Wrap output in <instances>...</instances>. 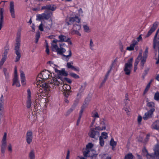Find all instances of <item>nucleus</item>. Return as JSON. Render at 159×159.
Instances as JSON below:
<instances>
[{
  "instance_id": "1",
  "label": "nucleus",
  "mask_w": 159,
  "mask_h": 159,
  "mask_svg": "<svg viewBox=\"0 0 159 159\" xmlns=\"http://www.w3.org/2000/svg\"><path fill=\"white\" fill-rule=\"evenodd\" d=\"M52 77V73L48 70H45L39 74L37 78V84L39 87H42L44 91L50 90L51 86L49 84H47L43 81Z\"/></svg>"
},
{
  "instance_id": "2",
  "label": "nucleus",
  "mask_w": 159,
  "mask_h": 159,
  "mask_svg": "<svg viewBox=\"0 0 159 159\" xmlns=\"http://www.w3.org/2000/svg\"><path fill=\"white\" fill-rule=\"evenodd\" d=\"M148 48L147 47H146L143 56H142V51H141L140 52L138 56L136 59L134 63V72H136L137 69V65L139 61H140V64L141 66L142 67H143L145 63L146 59L147 57L148 54Z\"/></svg>"
},
{
  "instance_id": "3",
  "label": "nucleus",
  "mask_w": 159,
  "mask_h": 159,
  "mask_svg": "<svg viewBox=\"0 0 159 159\" xmlns=\"http://www.w3.org/2000/svg\"><path fill=\"white\" fill-rule=\"evenodd\" d=\"M98 126L95 127L96 130L102 131L108 130L109 129L108 124L107 121L104 119H100Z\"/></svg>"
},
{
  "instance_id": "4",
  "label": "nucleus",
  "mask_w": 159,
  "mask_h": 159,
  "mask_svg": "<svg viewBox=\"0 0 159 159\" xmlns=\"http://www.w3.org/2000/svg\"><path fill=\"white\" fill-rule=\"evenodd\" d=\"M133 58H131L128 60L127 62L125 64L124 71L125 75H129L132 67Z\"/></svg>"
},
{
  "instance_id": "5",
  "label": "nucleus",
  "mask_w": 159,
  "mask_h": 159,
  "mask_svg": "<svg viewBox=\"0 0 159 159\" xmlns=\"http://www.w3.org/2000/svg\"><path fill=\"white\" fill-rule=\"evenodd\" d=\"M93 146V144L91 143H89L86 145V148L83 152L84 157H92L94 155V151L91 149Z\"/></svg>"
},
{
  "instance_id": "6",
  "label": "nucleus",
  "mask_w": 159,
  "mask_h": 159,
  "mask_svg": "<svg viewBox=\"0 0 159 159\" xmlns=\"http://www.w3.org/2000/svg\"><path fill=\"white\" fill-rule=\"evenodd\" d=\"M52 16V13L49 11H45L44 13L41 14H37L36 16V20L40 21L42 20H48Z\"/></svg>"
},
{
  "instance_id": "7",
  "label": "nucleus",
  "mask_w": 159,
  "mask_h": 159,
  "mask_svg": "<svg viewBox=\"0 0 159 159\" xmlns=\"http://www.w3.org/2000/svg\"><path fill=\"white\" fill-rule=\"evenodd\" d=\"M63 83V80L59 77L58 76V77L53 78L51 82L49 84V85L51 86L50 88V90L45 91L46 92L51 91V88L53 87L54 85H59Z\"/></svg>"
},
{
  "instance_id": "8",
  "label": "nucleus",
  "mask_w": 159,
  "mask_h": 159,
  "mask_svg": "<svg viewBox=\"0 0 159 159\" xmlns=\"http://www.w3.org/2000/svg\"><path fill=\"white\" fill-rule=\"evenodd\" d=\"M9 12L12 18L15 19L16 17L15 6L13 2L11 1L10 3L9 7Z\"/></svg>"
},
{
  "instance_id": "9",
  "label": "nucleus",
  "mask_w": 159,
  "mask_h": 159,
  "mask_svg": "<svg viewBox=\"0 0 159 159\" xmlns=\"http://www.w3.org/2000/svg\"><path fill=\"white\" fill-rule=\"evenodd\" d=\"M153 44V48L157 51V47H159V29L157 31L154 37Z\"/></svg>"
},
{
  "instance_id": "10",
  "label": "nucleus",
  "mask_w": 159,
  "mask_h": 159,
  "mask_svg": "<svg viewBox=\"0 0 159 159\" xmlns=\"http://www.w3.org/2000/svg\"><path fill=\"white\" fill-rule=\"evenodd\" d=\"M58 42H67L69 44L72 45V43L70 40V38L66 36L61 34L58 36Z\"/></svg>"
},
{
  "instance_id": "11",
  "label": "nucleus",
  "mask_w": 159,
  "mask_h": 159,
  "mask_svg": "<svg viewBox=\"0 0 159 159\" xmlns=\"http://www.w3.org/2000/svg\"><path fill=\"white\" fill-rule=\"evenodd\" d=\"M7 133H5L2 140L1 145V152L2 153H4L5 152L7 145Z\"/></svg>"
},
{
  "instance_id": "12",
  "label": "nucleus",
  "mask_w": 159,
  "mask_h": 159,
  "mask_svg": "<svg viewBox=\"0 0 159 159\" xmlns=\"http://www.w3.org/2000/svg\"><path fill=\"white\" fill-rule=\"evenodd\" d=\"M81 26L80 25L77 24H74L71 32V34H76L81 36V34L79 32V30L81 29Z\"/></svg>"
},
{
  "instance_id": "13",
  "label": "nucleus",
  "mask_w": 159,
  "mask_h": 159,
  "mask_svg": "<svg viewBox=\"0 0 159 159\" xmlns=\"http://www.w3.org/2000/svg\"><path fill=\"white\" fill-rule=\"evenodd\" d=\"M155 109L152 108L147 112L145 113L143 118L145 120H147L151 118L153 116V112L155 111Z\"/></svg>"
},
{
  "instance_id": "14",
  "label": "nucleus",
  "mask_w": 159,
  "mask_h": 159,
  "mask_svg": "<svg viewBox=\"0 0 159 159\" xmlns=\"http://www.w3.org/2000/svg\"><path fill=\"white\" fill-rule=\"evenodd\" d=\"M158 22L157 21L155 22L152 26L150 29L148 31L147 34L146 35V37H148L150 36L152 33L154 31L157 27Z\"/></svg>"
},
{
  "instance_id": "15",
  "label": "nucleus",
  "mask_w": 159,
  "mask_h": 159,
  "mask_svg": "<svg viewBox=\"0 0 159 159\" xmlns=\"http://www.w3.org/2000/svg\"><path fill=\"white\" fill-rule=\"evenodd\" d=\"M33 139V133L31 130L28 131L26 136V140L28 144H30L32 142Z\"/></svg>"
},
{
  "instance_id": "16",
  "label": "nucleus",
  "mask_w": 159,
  "mask_h": 159,
  "mask_svg": "<svg viewBox=\"0 0 159 159\" xmlns=\"http://www.w3.org/2000/svg\"><path fill=\"white\" fill-rule=\"evenodd\" d=\"M95 129L92 128L89 130L88 135L91 138H95L97 135H98L99 133L95 130Z\"/></svg>"
},
{
  "instance_id": "17",
  "label": "nucleus",
  "mask_w": 159,
  "mask_h": 159,
  "mask_svg": "<svg viewBox=\"0 0 159 159\" xmlns=\"http://www.w3.org/2000/svg\"><path fill=\"white\" fill-rule=\"evenodd\" d=\"M80 19L78 16H75L74 17H71L70 18L69 21L67 22L68 25H70L74 22L79 23Z\"/></svg>"
},
{
  "instance_id": "18",
  "label": "nucleus",
  "mask_w": 159,
  "mask_h": 159,
  "mask_svg": "<svg viewBox=\"0 0 159 159\" xmlns=\"http://www.w3.org/2000/svg\"><path fill=\"white\" fill-rule=\"evenodd\" d=\"M58 42V40L55 39L52 40V43H51L52 50L54 51H56L57 52V50L59 48V47L57 44Z\"/></svg>"
},
{
  "instance_id": "19",
  "label": "nucleus",
  "mask_w": 159,
  "mask_h": 159,
  "mask_svg": "<svg viewBox=\"0 0 159 159\" xmlns=\"http://www.w3.org/2000/svg\"><path fill=\"white\" fill-rule=\"evenodd\" d=\"M3 72L5 76V79L7 82H9L10 81V75L7 69L6 68L3 69Z\"/></svg>"
},
{
  "instance_id": "20",
  "label": "nucleus",
  "mask_w": 159,
  "mask_h": 159,
  "mask_svg": "<svg viewBox=\"0 0 159 159\" xmlns=\"http://www.w3.org/2000/svg\"><path fill=\"white\" fill-rule=\"evenodd\" d=\"M56 9V6L53 5H47L42 7L41 10H48L52 11H55Z\"/></svg>"
},
{
  "instance_id": "21",
  "label": "nucleus",
  "mask_w": 159,
  "mask_h": 159,
  "mask_svg": "<svg viewBox=\"0 0 159 159\" xmlns=\"http://www.w3.org/2000/svg\"><path fill=\"white\" fill-rule=\"evenodd\" d=\"M54 70L59 76L60 75L66 76L68 75L67 72L65 71L64 69H62L61 70H59L56 68H55Z\"/></svg>"
},
{
  "instance_id": "22",
  "label": "nucleus",
  "mask_w": 159,
  "mask_h": 159,
  "mask_svg": "<svg viewBox=\"0 0 159 159\" xmlns=\"http://www.w3.org/2000/svg\"><path fill=\"white\" fill-rule=\"evenodd\" d=\"M20 78L21 82L23 86H25L26 84V80L25 74L22 70L20 71Z\"/></svg>"
},
{
  "instance_id": "23",
  "label": "nucleus",
  "mask_w": 159,
  "mask_h": 159,
  "mask_svg": "<svg viewBox=\"0 0 159 159\" xmlns=\"http://www.w3.org/2000/svg\"><path fill=\"white\" fill-rule=\"evenodd\" d=\"M13 85H16L17 87H19L20 86V81L18 77H14L13 79Z\"/></svg>"
},
{
  "instance_id": "24",
  "label": "nucleus",
  "mask_w": 159,
  "mask_h": 159,
  "mask_svg": "<svg viewBox=\"0 0 159 159\" xmlns=\"http://www.w3.org/2000/svg\"><path fill=\"white\" fill-rule=\"evenodd\" d=\"M138 43L137 41L134 40L132 42V43L129 46L127 47L126 48V50L131 51L134 50V48L135 45Z\"/></svg>"
},
{
  "instance_id": "25",
  "label": "nucleus",
  "mask_w": 159,
  "mask_h": 159,
  "mask_svg": "<svg viewBox=\"0 0 159 159\" xmlns=\"http://www.w3.org/2000/svg\"><path fill=\"white\" fill-rule=\"evenodd\" d=\"M4 99L2 94L0 98V111L4 110Z\"/></svg>"
},
{
  "instance_id": "26",
  "label": "nucleus",
  "mask_w": 159,
  "mask_h": 159,
  "mask_svg": "<svg viewBox=\"0 0 159 159\" xmlns=\"http://www.w3.org/2000/svg\"><path fill=\"white\" fill-rule=\"evenodd\" d=\"M152 128L156 130L159 129V120L154 122L152 125Z\"/></svg>"
},
{
  "instance_id": "27",
  "label": "nucleus",
  "mask_w": 159,
  "mask_h": 159,
  "mask_svg": "<svg viewBox=\"0 0 159 159\" xmlns=\"http://www.w3.org/2000/svg\"><path fill=\"white\" fill-rule=\"evenodd\" d=\"M154 154L157 157V158H159V146L157 145L154 149Z\"/></svg>"
},
{
  "instance_id": "28",
  "label": "nucleus",
  "mask_w": 159,
  "mask_h": 159,
  "mask_svg": "<svg viewBox=\"0 0 159 159\" xmlns=\"http://www.w3.org/2000/svg\"><path fill=\"white\" fill-rule=\"evenodd\" d=\"M66 50L63 47L59 46L58 49L57 50V53L59 54L62 55L63 53L65 52Z\"/></svg>"
},
{
  "instance_id": "29",
  "label": "nucleus",
  "mask_w": 159,
  "mask_h": 159,
  "mask_svg": "<svg viewBox=\"0 0 159 159\" xmlns=\"http://www.w3.org/2000/svg\"><path fill=\"white\" fill-rule=\"evenodd\" d=\"M83 28L84 31L86 33H89L91 31V29L87 25H83Z\"/></svg>"
},
{
  "instance_id": "30",
  "label": "nucleus",
  "mask_w": 159,
  "mask_h": 159,
  "mask_svg": "<svg viewBox=\"0 0 159 159\" xmlns=\"http://www.w3.org/2000/svg\"><path fill=\"white\" fill-rule=\"evenodd\" d=\"M7 55H6V54L3 55L0 61V66H2L3 65L7 59Z\"/></svg>"
},
{
  "instance_id": "31",
  "label": "nucleus",
  "mask_w": 159,
  "mask_h": 159,
  "mask_svg": "<svg viewBox=\"0 0 159 159\" xmlns=\"http://www.w3.org/2000/svg\"><path fill=\"white\" fill-rule=\"evenodd\" d=\"M15 53L16 55V62L18 61L20 59L21 57V54L20 51H16Z\"/></svg>"
},
{
  "instance_id": "32",
  "label": "nucleus",
  "mask_w": 159,
  "mask_h": 159,
  "mask_svg": "<svg viewBox=\"0 0 159 159\" xmlns=\"http://www.w3.org/2000/svg\"><path fill=\"white\" fill-rule=\"evenodd\" d=\"M78 102V100H76L74 104L72 106L71 108L68 111V112H69V113L72 112L74 110L75 107L77 105Z\"/></svg>"
},
{
  "instance_id": "33",
  "label": "nucleus",
  "mask_w": 159,
  "mask_h": 159,
  "mask_svg": "<svg viewBox=\"0 0 159 159\" xmlns=\"http://www.w3.org/2000/svg\"><path fill=\"white\" fill-rule=\"evenodd\" d=\"M21 33L20 31H19L17 32L16 34V42H20Z\"/></svg>"
},
{
  "instance_id": "34",
  "label": "nucleus",
  "mask_w": 159,
  "mask_h": 159,
  "mask_svg": "<svg viewBox=\"0 0 159 159\" xmlns=\"http://www.w3.org/2000/svg\"><path fill=\"white\" fill-rule=\"evenodd\" d=\"M29 156L30 159H35V152L34 150H31L29 154Z\"/></svg>"
},
{
  "instance_id": "35",
  "label": "nucleus",
  "mask_w": 159,
  "mask_h": 159,
  "mask_svg": "<svg viewBox=\"0 0 159 159\" xmlns=\"http://www.w3.org/2000/svg\"><path fill=\"white\" fill-rule=\"evenodd\" d=\"M148 159H157V158L154 154H148L146 156Z\"/></svg>"
},
{
  "instance_id": "36",
  "label": "nucleus",
  "mask_w": 159,
  "mask_h": 159,
  "mask_svg": "<svg viewBox=\"0 0 159 159\" xmlns=\"http://www.w3.org/2000/svg\"><path fill=\"white\" fill-rule=\"evenodd\" d=\"M112 66H113V65H112L110 67V69L108 71L107 73V75H106L105 76V79H104V80L103 81L102 83V84H104L105 83V81H106V80H107V77L109 75V74L111 71V69L112 67Z\"/></svg>"
},
{
  "instance_id": "37",
  "label": "nucleus",
  "mask_w": 159,
  "mask_h": 159,
  "mask_svg": "<svg viewBox=\"0 0 159 159\" xmlns=\"http://www.w3.org/2000/svg\"><path fill=\"white\" fill-rule=\"evenodd\" d=\"M112 66H113V65H112L110 67V69L108 71L107 73V75H106L105 76V79H104V80L103 81L102 83V84H104L105 83V81H106V80H107V77L109 75V74L111 71V69L112 67Z\"/></svg>"
},
{
  "instance_id": "38",
  "label": "nucleus",
  "mask_w": 159,
  "mask_h": 159,
  "mask_svg": "<svg viewBox=\"0 0 159 159\" xmlns=\"http://www.w3.org/2000/svg\"><path fill=\"white\" fill-rule=\"evenodd\" d=\"M95 46L94 44L92 39L90 40L89 47L90 49L93 50L94 49V47Z\"/></svg>"
},
{
  "instance_id": "39",
  "label": "nucleus",
  "mask_w": 159,
  "mask_h": 159,
  "mask_svg": "<svg viewBox=\"0 0 159 159\" xmlns=\"http://www.w3.org/2000/svg\"><path fill=\"white\" fill-rule=\"evenodd\" d=\"M52 22L51 20H49L48 23L45 25L46 28L48 30H50L52 27Z\"/></svg>"
},
{
  "instance_id": "40",
  "label": "nucleus",
  "mask_w": 159,
  "mask_h": 159,
  "mask_svg": "<svg viewBox=\"0 0 159 159\" xmlns=\"http://www.w3.org/2000/svg\"><path fill=\"white\" fill-rule=\"evenodd\" d=\"M5 51L3 54L5 55L6 54V55H7L8 51L9 49V45L8 44H7L4 47Z\"/></svg>"
},
{
  "instance_id": "41",
  "label": "nucleus",
  "mask_w": 159,
  "mask_h": 159,
  "mask_svg": "<svg viewBox=\"0 0 159 159\" xmlns=\"http://www.w3.org/2000/svg\"><path fill=\"white\" fill-rule=\"evenodd\" d=\"M68 52L69 54L68 55H66L64 54L63 55L64 57H66V61H68L69 60V58L72 55L71 51L70 50L68 51Z\"/></svg>"
},
{
  "instance_id": "42",
  "label": "nucleus",
  "mask_w": 159,
  "mask_h": 159,
  "mask_svg": "<svg viewBox=\"0 0 159 159\" xmlns=\"http://www.w3.org/2000/svg\"><path fill=\"white\" fill-rule=\"evenodd\" d=\"M63 90L65 91H68L70 90V87L69 85L65 84L62 87Z\"/></svg>"
},
{
  "instance_id": "43",
  "label": "nucleus",
  "mask_w": 159,
  "mask_h": 159,
  "mask_svg": "<svg viewBox=\"0 0 159 159\" xmlns=\"http://www.w3.org/2000/svg\"><path fill=\"white\" fill-rule=\"evenodd\" d=\"M20 42H16L15 44V50L16 51H20Z\"/></svg>"
},
{
  "instance_id": "44",
  "label": "nucleus",
  "mask_w": 159,
  "mask_h": 159,
  "mask_svg": "<svg viewBox=\"0 0 159 159\" xmlns=\"http://www.w3.org/2000/svg\"><path fill=\"white\" fill-rule=\"evenodd\" d=\"M108 137L107 134L106 132H102L101 134V135L99 138L103 139H106Z\"/></svg>"
},
{
  "instance_id": "45",
  "label": "nucleus",
  "mask_w": 159,
  "mask_h": 159,
  "mask_svg": "<svg viewBox=\"0 0 159 159\" xmlns=\"http://www.w3.org/2000/svg\"><path fill=\"white\" fill-rule=\"evenodd\" d=\"M133 156L131 153H129L125 155V159H132L133 158Z\"/></svg>"
},
{
  "instance_id": "46",
  "label": "nucleus",
  "mask_w": 159,
  "mask_h": 159,
  "mask_svg": "<svg viewBox=\"0 0 159 159\" xmlns=\"http://www.w3.org/2000/svg\"><path fill=\"white\" fill-rule=\"evenodd\" d=\"M31 99H27L26 101V107L28 108H29L31 107Z\"/></svg>"
},
{
  "instance_id": "47",
  "label": "nucleus",
  "mask_w": 159,
  "mask_h": 159,
  "mask_svg": "<svg viewBox=\"0 0 159 159\" xmlns=\"http://www.w3.org/2000/svg\"><path fill=\"white\" fill-rule=\"evenodd\" d=\"M7 148L8 151L11 153L12 151V146L11 143H9L7 146Z\"/></svg>"
},
{
  "instance_id": "48",
  "label": "nucleus",
  "mask_w": 159,
  "mask_h": 159,
  "mask_svg": "<svg viewBox=\"0 0 159 159\" xmlns=\"http://www.w3.org/2000/svg\"><path fill=\"white\" fill-rule=\"evenodd\" d=\"M152 82V80H151L148 83V84L147 85L146 88L145 89V90L144 91V93H145L146 92H147L149 88L150 87L151 84V83Z\"/></svg>"
},
{
  "instance_id": "49",
  "label": "nucleus",
  "mask_w": 159,
  "mask_h": 159,
  "mask_svg": "<svg viewBox=\"0 0 159 159\" xmlns=\"http://www.w3.org/2000/svg\"><path fill=\"white\" fill-rule=\"evenodd\" d=\"M40 37L39 32H38L36 33L35 36V43H37L38 42L39 39Z\"/></svg>"
},
{
  "instance_id": "50",
  "label": "nucleus",
  "mask_w": 159,
  "mask_h": 159,
  "mask_svg": "<svg viewBox=\"0 0 159 159\" xmlns=\"http://www.w3.org/2000/svg\"><path fill=\"white\" fill-rule=\"evenodd\" d=\"M70 75L72 77L78 79L79 78V76L76 74L74 73H71L70 74Z\"/></svg>"
},
{
  "instance_id": "51",
  "label": "nucleus",
  "mask_w": 159,
  "mask_h": 159,
  "mask_svg": "<svg viewBox=\"0 0 159 159\" xmlns=\"http://www.w3.org/2000/svg\"><path fill=\"white\" fill-rule=\"evenodd\" d=\"M73 62L72 61L68 62L67 64V67L68 68L72 69L73 67Z\"/></svg>"
},
{
  "instance_id": "52",
  "label": "nucleus",
  "mask_w": 159,
  "mask_h": 159,
  "mask_svg": "<svg viewBox=\"0 0 159 159\" xmlns=\"http://www.w3.org/2000/svg\"><path fill=\"white\" fill-rule=\"evenodd\" d=\"M116 143L115 142L113 139H112L110 142V144L111 146L112 147L116 146Z\"/></svg>"
},
{
  "instance_id": "53",
  "label": "nucleus",
  "mask_w": 159,
  "mask_h": 159,
  "mask_svg": "<svg viewBox=\"0 0 159 159\" xmlns=\"http://www.w3.org/2000/svg\"><path fill=\"white\" fill-rule=\"evenodd\" d=\"M27 99H31V92L30 89H28L27 90Z\"/></svg>"
},
{
  "instance_id": "54",
  "label": "nucleus",
  "mask_w": 159,
  "mask_h": 159,
  "mask_svg": "<svg viewBox=\"0 0 159 159\" xmlns=\"http://www.w3.org/2000/svg\"><path fill=\"white\" fill-rule=\"evenodd\" d=\"M154 99L157 101H158L159 100V93L158 92H157L155 93L154 97Z\"/></svg>"
},
{
  "instance_id": "55",
  "label": "nucleus",
  "mask_w": 159,
  "mask_h": 159,
  "mask_svg": "<svg viewBox=\"0 0 159 159\" xmlns=\"http://www.w3.org/2000/svg\"><path fill=\"white\" fill-rule=\"evenodd\" d=\"M4 12V10L2 8H1L0 9V18H3V13Z\"/></svg>"
},
{
  "instance_id": "56",
  "label": "nucleus",
  "mask_w": 159,
  "mask_h": 159,
  "mask_svg": "<svg viewBox=\"0 0 159 159\" xmlns=\"http://www.w3.org/2000/svg\"><path fill=\"white\" fill-rule=\"evenodd\" d=\"M92 116L94 118H96L99 117V115L97 112H93L92 115Z\"/></svg>"
},
{
  "instance_id": "57",
  "label": "nucleus",
  "mask_w": 159,
  "mask_h": 159,
  "mask_svg": "<svg viewBox=\"0 0 159 159\" xmlns=\"http://www.w3.org/2000/svg\"><path fill=\"white\" fill-rule=\"evenodd\" d=\"M99 141L100 145L101 146H103L104 144V141L103 139L99 138Z\"/></svg>"
},
{
  "instance_id": "58",
  "label": "nucleus",
  "mask_w": 159,
  "mask_h": 159,
  "mask_svg": "<svg viewBox=\"0 0 159 159\" xmlns=\"http://www.w3.org/2000/svg\"><path fill=\"white\" fill-rule=\"evenodd\" d=\"M46 52L48 54H49V49L48 43L46 42Z\"/></svg>"
},
{
  "instance_id": "59",
  "label": "nucleus",
  "mask_w": 159,
  "mask_h": 159,
  "mask_svg": "<svg viewBox=\"0 0 159 159\" xmlns=\"http://www.w3.org/2000/svg\"><path fill=\"white\" fill-rule=\"evenodd\" d=\"M62 79L63 80V81H66L67 82L70 84L72 82V81L70 79L67 78H64V79Z\"/></svg>"
},
{
  "instance_id": "60",
  "label": "nucleus",
  "mask_w": 159,
  "mask_h": 159,
  "mask_svg": "<svg viewBox=\"0 0 159 159\" xmlns=\"http://www.w3.org/2000/svg\"><path fill=\"white\" fill-rule=\"evenodd\" d=\"M142 152L143 153V154L144 156H146L148 154L147 149L145 148L143 149Z\"/></svg>"
},
{
  "instance_id": "61",
  "label": "nucleus",
  "mask_w": 159,
  "mask_h": 159,
  "mask_svg": "<svg viewBox=\"0 0 159 159\" xmlns=\"http://www.w3.org/2000/svg\"><path fill=\"white\" fill-rule=\"evenodd\" d=\"M147 106L148 107H154V103L152 102H149L147 103Z\"/></svg>"
},
{
  "instance_id": "62",
  "label": "nucleus",
  "mask_w": 159,
  "mask_h": 159,
  "mask_svg": "<svg viewBox=\"0 0 159 159\" xmlns=\"http://www.w3.org/2000/svg\"><path fill=\"white\" fill-rule=\"evenodd\" d=\"M142 119V117L140 115H139L138 117V121L139 124H141V121Z\"/></svg>"
},
{
  "instance_id": "63",
  "label": "nucleus",
  "mask_w": 159,
  "mask_h": 159,
  "mask_svg": "<svg viewBox=\"0 0 159 159\" xmlns=\"http://www.w3.org/2000/svg\"><path fill=\"white\" fill-rule=\"evenodd\" d=\"M125 110L126 112L128 115H129L130 114L129 112L130 111V109L129 108H125Z\"/></svg>"
},
{
  "instance_id": "64",
  "label": "nucleus",
  "mask_w": 159,
  "mask_h": 159,
  "mask_svg": "<svg viewBox=\"0 0 159 159\" xmlns=\"http://www.w3.org/2000/svg\"><path fill=\"white\" fill-rule=\"evenodd\" d=\"M78 12L79 15L80 16H83V11L81 8H80L78 10Z\"/></svg>"
}]
</instances>
